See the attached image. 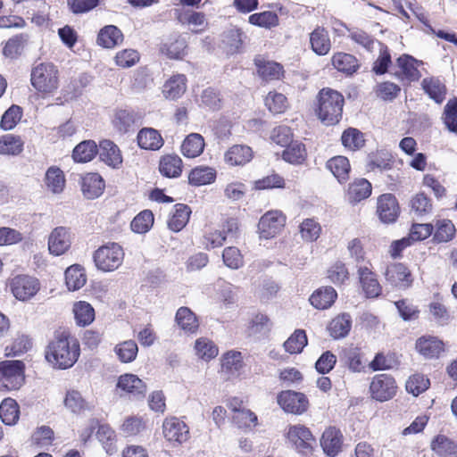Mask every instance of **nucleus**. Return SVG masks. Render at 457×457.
Wrapping results in <instances>:
<instances>
[{"label":"nucleus","mask_w":457,"mask_h":457,"mask_svg":"<svg viewBox=\"0 0 457 457\" xmlns=\"http://www.w3.org/2000/svg\"><path fill=\"white\" fill-rule=\"evenodd\" d=\"M423 90L436 104H441L445 98V85L437 78H425L421 82Z\"/></svg>","instance_id":"33"},{"label":"nucleus","mask_w":457,"mask_h":457,"mask_svg":"<svg viewBox=\"0 0 457 457\" xmlns=\"http://www.w3.org/2000/svg\"><path fill=\"white\" fill-rule=\"evenodd\" d=\"M161 173L168 178H177L182 171V160L178 155L169 154L160 162Z\"/></svg>","instance_id":"42"},{"label":"nucleus","mask_w":457,"mask_h":457,"mask_svg":"<svg viewBox=\"0 0 457 457\" xmlns=\"http://www.w3.org/2000/svg\"><path fill=\"white\" fill-rule=\"evenodd\" d=\"M319 119L327 126L338 123L342 118L344 96L331 88H322L317 96Z\"/></svg>","instance_id":"2"},{"label":"nucleus","mask_w":457,"mask_h":457,"mask_svg":"<svg viewBox=\"0 0 457 457\" xmlns=\"http://www.w3.org/2000/svg\"><path fill=\"white\" fill-rule=\"evenodd\" d=\"M320 445L328 456H336L341 450L342 434L336 428H327L320 438Z\"/></svg>","instance_id":"23"},{"label":"nucleus","mask_w":457,"mask_h":457,"mask_svg":"<svg viewBox=\"0 0 457 457\" xmlns=\"http://www.w3.org/2000/svg\"><path fill=\"white\" fill-rule=\"evenodd\" d=\"M187 46L186 39L178 37L163 43L161 51L170 59H181L186 54Z\"/></svg>","instance_id":"41"},{"label":"nucleus","mask_w":457,"mask_h":457,"mask_svg":"<svg viewBox=\"0 0 457 457\" xmlns=\"http://www.w3.org/2000/svg\"><path fill=\"white\" fill-rule=\"evenodd\" d=\"M265 104L273 113H282L287 108V97L277 92H270L265 98Z\"/></svg>","instance_id":"64"},{"label":"nucleus","mask_w":457,"mask_h":457,"mask_svg":"<svg viewBox=\"0 0 457 457\" xmlns=\"http://www.w3.org/2000/svg\"><path fill=\"white\" fill-rule=\"evenodd\" d=\"M332 64L337 71L347 74L353 73L359 67L357 59L353 55L345 53L334 54Z\"/></svg>","instance_id":"43"},{"label":"nucleus","mask_w":457,"mask_h":457,"mask_svg":"<svg viewBox=\"0 0 457 457\" xmlns=\"http://www.w3.org/2000/svg\"><path fill=\"white\" fill-rule=\"evenodd\" d=\"M19 406L12 398L4 399L0 404V418L6 425H13L19 420Z\"/></svg>","instance_id":"48"},{"label":"nucleus","mask_w":457,"mask_h":457,"mask_svg":"<svg viewBox=\"0 0 457 457\" xmlns=\"http://www.w3.org/2000/svg\"><path fill=\"white\" fill-rule=\"evenodd\" d=\"M73 236L70 228L60 226L54 228L48 236V250L52 255L64 254L71 246Z\"/></svg>","instance_id":"8"},{"label":"nucleus","mask_w":457,"mask_h":457,"mask_svg":"<svg viewBox=\"0 0 457 457\" xmlns=\"http://www.w3.org/2000/svg\"><path fill=\"white\" fill-rule=\"evenodd\" d=\"M287 438L295 446L296 450L303 453L310 452L312 444L315 441L309 428L303 425L290 427Z\"/></svg>","instance_id":"12"},{"label":"nucleus","mask_w":457,"mask_h":457,"mask_svg":"<svg viewBox=\"0 0 457 457\" xmlns=\"http://www.w3.org/2000/svg\"><path fill=\"white\" fill-rule=\"evenodd\" d=\"M29 38V34L21 33L7 40L4 48L3 54L6 58L15 59L21 54L22 50Z\"/></svg>","instance_id":"37"},{"label":"nucleus","mask_w":457,"mask_h":457,"mask_svg":"<svg viewBox=\"0 0 457 457\" xmlns=\"http://www.w3.org/2000/svg\"><path fill=\"white\" fill-rule=\"evenodd\" d=\"M204 145V139L200 134L191 133L182 142L181 153L185 157L195 158L203 153Z\"/></svg>","instance_id":"29"},{"label":"nucleus","mask_w":457,"mask_h":457,"mask_svg":"<svg viewBox=\"0 0 457 457\" xmlns=\"http://www.w3.org/2000/svg\"><path fill=\"white\" fill-rule=\"evenodd\" d=\"M326 167L340 183L345 182L349 178L351 167L348 159L345 156L338 155L329 159Z\"/></svg>","instance_id":"36"},{"label":"nucleus","mask_w":457,"mask_h":457,"mask_svg":"<svg viewBox=\"0 0 457 457\" xmlns=\"http://www.w3.org/2000/svg\"><path fill=\"white\" fill-rule=\"evenodd\" d=\"M114 353L121 362L129 363L136 359L138 347L134 340H126L114 347Z\"/></svg>","instance_id":"49"},{"label":"nucleus","mask_w":457,"mask_h":457,"mask_svg":"<svg viewBox=\"0 0 457 457\" xmlns=\"http://www.w3.org/2000/svg\"><path fill=\"white\" fill-rule=\"evenodd\" d=\"M104 187V181L98 173H87L81 179V190L87 199L99 197Z\"/></svg>","instance_id":"20"},{"label":"nucleus","mask_w":457,"mask_h":457,"mask_svg":"<svg viewBox=\"0 0 457 457\" xmlns=\"http://www.w3.org/2000/svg\"><path fill=\"white\" fill-rule=\"evenodd\" d=\"M73 312L76 322L79 326H87L95 320V310L87 302L79 301L74 303Z\"/></svg>","instance_id":"44"},{"label":"nucleus","mask_w":457,"mask_h":457,"mask_svg":"<svg viewBox=\"0 0 457 457\" xmlns=\"http://www.w3.org/2000/svg\"><path fill=\"white\" fill-rule=\"evenodd\" d=\"M216 171L207 166H199L193 169L188 175V181L193 186H204L215 180Z\"/></svg>","instance_id":"39"},{"label":"nucleus","mask_w":457,"mask_h":457,"mask_svg":"<svg viewBox=\"0 0 457 457\" xmlns=\"http://www.w3.org/2000/svg\"><path fill=\"white\" fill-rule=\"evenodd\" d=\"M93 258L98 270L104 272L113 271L122 264L124 251L119 244L109 243L96 250Z\"/></svg>","instance_id":"4"},{"label":"nucleus","mask_w":457,"mask_h":457,"mask_svg":"<svg viewBox=\"0 0 457 457\" xmlns=\"http://www.w3.org/2000/svg\"><path fill=\"white\" fill-rule=\"evenodd\" d=\"M24 364L21 361L0 362V391L18 390L24 382Z\"/></svg>","instance_id":"5"},{"label":"nucleus","mask_w":457,"mask_h":457,"mask_svg":"<svg viewBox=\"0 0 457 457\" xmlns=\"http://www.w3.org/2000/svg\"><path fill=\"white\" fill-rule=\"evenodd\" d=\"M30 81L37 91L53 93L59 85L58 70L53 63H39L32 68Z\"/></svg>","instance_id":"3"},{"label":"nucleus","mask_w":457,"mask_h":457,"mask_svg":"<svg viewBox=\"0 0 457 457\" xmlns=\"http://www.w3.org/2000/svg\"><path fill=\"white\" fill-rule=\"evenodd\" d=\"M357 271L366 296L369 298L378 297L381 294V287L375 274L367 266H358Z\"/></svg>","instance_id":"18"},{"label":"nucleus","mask_w":457,"mask_h":457,"mask_svg":"<svg viewBox=\"0 0 457 457\" xmlns=\"http://www.w3.org/2000/svg\"><path fill=\"white\" fill-rule=\"evenodd\" d=\"M135 122L134 113L128 110H119L112 120L113 126L120 133L128 132Z\"/></svg>","instance_id":"61"},{"label":"nucleus","mask_w":457,"mask_h":457,"mask_svg":"<svg viewBox=\"0 0 457 457\" xmlns=\"http://www.w3.org/2000/svg\"><path fill=\"white\" fill-rule=\"evenodd\" d=\"M164 437L170 442L183 443L188 438V428L176 417L167 418L162 424Z\"/></svg>","instance_id":"13"},{"label":"nucleus","mask_w":457,"mask_h":457,"mask_svg":"<svg viewBox=\"0 0 457 457\" xmlns=\"http://www.w3.org/2000/svg\"><path fill=\"white\" fill-rule=\"evenodd\" d=\"M190 208L183 204H178L174 206V211L168 220V227L174 232L180 231L188 222L190 217Z\"/></svg>","instance_id":"34"},{"label":"nucleus","mask_w":457,"mask_h":457,"mask_svg":"<svg viewBox=\"0 0 457 457\" xmlns=\"http://www.w3.org/2000/svg\"><path fill=\"white\" fill-rule=\"evenodd\" d=\"M286 217L278 211L267 212L258 224L259 232L262 237L270 238L284 227Z\"/></svg>","instance_id":"10"},{"label":"nucleus","mask_w":457,"mask_h":457,"mask_svg":"<svg viewBox=\"0 0 457 457\" xmlns=\"http://www.w3.org/2000/svg\"><path fill=\"white\" fill-rule=\"evenodd\" d=\"M341 141L345 147L353 151L361 148L365 142L363 134L353 128H349L343 132Z\"/></svg>","instance_id":"56"},{"label":"nucleus","mask_w":457,"mask_h":457,"mask_svg":"<svg viewBox=\"0 0 457 457\" xmlns=\"http://www.w3.org/2000/svg\"><path fill=\"white\" fill-rule=\"evenodd\" d=\"M63 403L66 409L72 413H80L86 410H90V407L84 400L81 394L76 390L68 391Z\"/></svg>","instance_id":"51"},{"label":"nucleus","mask_w":457,"mask_h":457,"mask_svg":"<svg viewBox=\"0 0 457 457\" xmlns=\"http://www.w3.org/2000/svg\"><path fill=\"white\" fill-rule=\"evenodd\" d=\"M455 235V227L450 220H438L436 223V230L434 239L437 242H448L453 238Z\"/></svg>","instance_id":"63"},{"label":"nucleus","mask_w":457,"mask_h":457,"mask_svg":"<svg viewBox=\"0 0 457 457\" xmlns=\"http://www.w3.org/2000/svg\"><path fill=\"white\" fill-rule=\"evenodd\" d=\"M416 349L425 358H437L444 351V343L435 337H422L417 340Z\"/></svg>","instance_id":"24"},{"label":"nucleus","mask_w":457,"mask_h":457,"mask_svg":"<svg viewBox=\"0 0 457 457\" xmlns=\"http://www.w3.org/2000/svg\"><path fill=\"white\" fill-rule=\"evenodd\" d=\"M117 387L135 398L144 397L146 392L145 384L134 374L121 375L118 379Z\"/></svg>","instance_id":"17"},{"label":"nucleus","mask_w":457,"mask_h":457,"mask_svg":"<svg viewBox=\"0 0 457 457\" xmlns=\"http://www.w3.org/2000/svg\"><path fill=\"white\" fill-rule=\"evenodd\" d=\"M442 120L450 132L457 134V98L448 100L444 107Z\"/></svg>","instance_id":"55"},{"label":"nucleus","mask_w":457,"mask_h":457,"mask_svg":"<svg viewBox=\"0 0 457 457\" xmlns=\"http://www.w3.org/2000/svg\"><path fill=\"white\" fill-rule=\"evenodd\" d=\"M175 320L178 326L187 333H195L199 327L195 314L187 307H180L177 311Z\"/></svg>","instance_id":"35"},{"label":"nucleus","mask_w":457,"mask_h":457,"mask_svg":"<svg viewBox=\"0 0 457 457\" xmlns=\"http://www.w3.org/2000/svg\"><path fill=\"white\" fill-rule=\"evenodd\" d=\"M187 78L183 74L171 76L162 86V94L166 99L176 100L187 91Z\"/></svg>","instance_id":"22"},{"label":"nucleus","mask_w":457,"mask_h":457,"mask_svg":"<svg viewBox=\"0 0 457 457\" xmlns=\"http://www.w3.org/2000/svg\"><path fill=\"white\" fill-rule=\"evenodd\" d=\"M245 35L240 29L232 28L228 29L224 35L222 42L227 46L228 54L237 53L243 45Z\"/></svg>","instance_id":"53"},{"label":"nucleus","mask_w":457,"mask_h":457,"mask_svg":"<svg viewBox=\"0 0 457 457\" xmlns=\"http://www.w3.org/2000/svg\"><path fill=\"white\" fill-rule=\"evenodd\" d=\"M278 405L288 413L303 414L308 410L309 401L304 394L292 390L282 391L278 395Z\"/></svg>","instance_id":"7"},{"label":"nucleus","mask_w":457,"mask_h":457,"mask_svg":"<svg viewBox=\"0 0 457 457\" xmlns=\"http://www.w3.org/2000/svg\"><path fill=\"white\" fill-rule=\"evenodd\" d=\"M308 343L304 330L296 329L284 343L285 350L291 353H300Z\"/></svg>","instance_id":"50"},{"label":"nucleus","mask_w":457,"mask_h":457,"mask_svg":"<svg viewBox=\"0 0 457 457\" xmlns=\"http://www.w3.org/2000/svg\"><path fill=\"white\" fill-rule=\"evenodd\" d=\"M98 149L95 141L85 140L75 146L72 157L76 162H87L98 154Z\"/></svg>","instance_id":"40"},{"label":"nucleus","mask_w":457,"mask_h":457,"mask_svg":"<svg viewBox=\"0 0 457 457\" xmlns=\"http://www.w3.org/2000/svg\"><path fill=\"white\" fill-rule=\"evenodd\" d=\"M423 64L422 61L417 60L411 55L403 54L396 59V65L400 69L395 75L402 80L408 82L417 81L421 77L418 67Z\"/></svg>","instance_id":"11"},{"label":"nucleus","mask_w":457,"mask_h":457,"mask_svg":"<svg viewBox=\"0 0 457 457\" xmlns=\"http://www.w3.org/2000/svg\"><path fill=\"white\" fill-rule=\"evenodd\" d=\"M344 357L348 368L353 372H361L365 369L362 354L357 347H349L344 351Z\"/></svg>","instance_id":"60"},{"label":"nucleus","mask_w":457,"mask_h":457,"mask_svg":"<svg viewBox=\"0 0 457 457\" xmlns=\"http://www.w3.org/2000/svg\"><path fill=\"white\" fill-rule=\"evenodd\" d=\"M80 354L79 341L68 332L55 334L49 342L46 359L54 367L65 370L72 367Z\"/></svg>","instance_id":"1"},{"label":"nucleus","mask_w":457,"mask_h":457,"mask_svg":"<svg viewBox=\"0 0 457 457\" xmlns=\"http://www.w3.org/2000/svg\"><path fill=\"white\" fill-rule=\"evenodd\" d=\"M46 184L54 194L61 193L65 185L62 171L57 167H50L46 173Z\"/></svg>","instance_id":"57"},{"label":"nucleus","mask_w":457,"mask_h":457,"mask_svg":"<svg viewBox=\"0 0 457 457\" xmlns=\"http://www.w3.org/2000/svg\"><path fill=\"white\" fill-rule=\"evenodd\" d=\"M259 75L264 79H278L282 74V66L275 62L255 59Z\"/></svg>","instance_id":"52"},{"label":"nucleus","mask_w":457,"mask_h":457,"mask_svg":"<svg viewBox=\"0 0 457 457\" xmlns=\"http://www.w3.org/2000/svg\"><path fill=\"white\" fill-rule=\"evenodd\" d=\"M310 43L312 51L318 55L327 54L331 48L328 32L318 27L310 34Z\"/></svg>","instance_id":"26"},{"label":"nucleus","mask_w":457,"mask_h":457,"mask_svg":"<svg viewBox=\"0 0 457 457\" xmlns=\"http://www.w3.org/2000/svg\"><path fill=\"white\" fill-rule=\"evenodd\" d=\"M39 282L36 278L20 275L12 279L11 289L20 301H27L33 297L39 290Z\"/></svg>","instance_id":"9"},{"label":"nucleus","mask_w":457,"mask_h":457,"mask_svg":"<svg viewBox=\"0 0 457 457\" xmlns=\"http://www.w3.org/2000/svg\"><path fill=\"white\" fill-rule=\"evenodd\" d=\"M385 277L392 285L399 287H408L411 284V275L402 263H393L386 267Z\"/></svg>","instance_id":"16"},{"label":"nucleus","mask_w":457,"mask_h":457,"mask_svg":"<svg viewBox=\"0 0 457 457\" xmlns=\"http://www.w3.org/2000/svg\"><path fill=\"white\" fill-rule=\"evenodd\" d=\"M154 214L150 210L139 212L131 221V229L139 234L147 232L154 224Z\"/></svg>","instance_id":"58"},{"label":"nucleus","mask_w":457,"mask_h":457,"mask_svg":"<svg viewBox=\"0 0 457 457\" xmlns=\"http://www.w3.org/2000/svg\"><path fill=\"white\" fill-rule=\"evenodd\" d=\"M305 145L298 141L289 144L283 151L282 158L292 164H301L306 158Z\"/></svg>","instance_id":"46"},{"label":"nucleus","mask_w":457,"mask_h":457,"mask_svg":"<svg viewBox=\"0 0 457 457\" xmlns=\"http://www.w3.org/2000/svg\"><path fill=\"white\" fill-rule=\"evenodd\" d=\"M430 447L440 457H457V443L445 435L435 436Z\"/></svg>","instance_id":"25"},{"label":"nucleus","mask_w":457,"mask_h":457,"mask_svg":"<svg viewBox=\"0 0 457 457\" xmlns=\"http://www.w3.org/2000/svg\"><path fill=\"white\" fill-rule=\"evenodd\" d=\"M352 317L349 313H341L335 317L328 325L330 336L335 339L345 337L352 328Z\"/></svg>","instance_id":"28"},{"label":"nucleus","mask_w":457,"mask_h":457,"mask_svg":"<svg viewBox=\"0 0 457 457\" xmlns=\"http://www.w3.org/2000/svg\"><path fill=\"white\" fill-rule=\"evenodd\" d=\"M23 142L20 137L11 134L0 137V154L17 155L22 151Z\"/></svg>","instance_id":"54"},{"label":"nucleus","mask_w":457,"mask_h":457,"mask_svg":"<svg viewBox=\"0 0 457 457\" xmlns=\"http://www.w3.org/2000/svg\"><path fill=\"white\" fill-rule=\"evenodd\" d=\"M337 297L336 290L325 287L316 290L310 297V303L317 309L324 310L330 307Z\"/></svg>","instance_id":"30"},{"label":"nucleus","mask_w":457,"mask_h":457,"mask_svg":"<svg viewBox=\"0 0 457 457\" xmlns=\"http://www.w3.org/2000/svg\"><path fill=\"white\" fill-rule=\"evenodd\" d=\"M123 41V34L114 25H107L100 29L97 44L104 48H113Z\"/></svg>","instance_id":"27"},{"label":"nucleus","mask_w":457,"mask_h":457,"mask_svg":"<svg viewBox=\"0 0 457 457\" xmlns=\"http://www.w3.org/2000/svg\"><path fill=\"white\" fill-rule=\"evenodd\" d=\"M371 184L365 179H356L349 185L348 199L351 203H358L371 194Z\"/></svg>","instance_id":"38"},{"label":"nucleus","mask_w":457,"mask_h":457,"mask_svg":"<svg viewBox=\"0 0 457 457\" xmlns=\"http://www.w3.org/2000/svg\"><path fill=\"white\" fill-rule=\"evenodd\" d=\"M396 390L395 378L386 373L375 375L370 385L371 397L381 403L392 399L395 395Z\"/></svg>","instance_id":"6"},{"label":"nucleus","mask_w":457,"mask_h":457,"mask_svg":"<svg viewBox=\"0 0 457 457\" xmlns=\"http://www.w3.org/2000/svg\"><path fill=\"white\" fill-rule=\"evenodd\" d=\"M271 327L272 322L267 315L263 313H257L250 320L247 328V333L250 337L261 338L268 335Z\"/></svg>","instance_id":"32"},{"label":"nucleus","mask_w":457,"mask_h":457,"mask_svg":"<svg viewBox=\"0 0 457 457\" xmlns=\"http://www.w3.org/2000/svg\"><path fill=\"white\" fill-rule=\"evenodd\" d=\"M245 362L241 352L228 351L221 357V370L228 378H239L245 372Z\"/></svg>","instance_id":"15"},{"label":"nucleus","mask_w":457,"mask_h":457,"mask_svg":"<svg viewBox=\"0 0 457 457\" xmlns=\"http://www.w3.org/2000/svg\"><path fill=\"white\" fill-rule=\"evenodd\" d=\"M377 212L381 221L391 223L395 221L399 214V205L395 196L392 194H384L378 199Z\"/></svg>","instance_id":"14"},{"label":"nucleus","mask_w":457,"mask_h":457,"mask_svg":"<svg viewBox=\"0 0 457 457\" xmlns=\"http://www.w3.org/2000/svg\"><path fill=\"white\" fill-rule=\"evenodd\" d=\"M430 385V381L422 374H414L406 382V390L415 396L425 392Z\"/></svg>","instance_id":"62"},{"label":"nucleus","mask_w":457,"mask_h":457,"mask_svg":"<svg viewBox=\"0 0 457 457\" xmlns=\"http://www.w3.org/2000/svg\"><path fill=\"white\" fill-rule=\"evenodd\" d=\"M195 353L199 359L209 361L214 359L219 353L216 345L206 337H200L195 343Z\"/></svg>","instance_id":"47"},{"label":"nucleus","mask_w":457,"mask_h":457,"mask_svg":"<svg viewBox=\"0 0 457 457\" xmlns=\"http://www.w3.org/2000/svg\"><path fill=\"white\" fill-rule=\"evenodd\" d=\"M137 143L143 149L157 150L163 145V140L156 129L145 128L137 134Z\"/></svg>","instance_id":"31"},{"label":"nucleus","mask_w":457,"mask_h":457,"mask_svg":"<svg viewBox=\"0 0 457 457\" xmlns=\"http://www.w3.org/2000/svg\"><path fill=\"white\" fill-rule=\"evenodd\" d=\"M86 280V275L80 265H71L65 271L66 285L71 291H76L81 288L85 285Z\"/></svg>","instance_id":"45"},{"label":"nucleus","mask_w":457,"mask_h":457,"mask_svg":"<svg viewBox=\"0 0 457 457\" xmlns=\"http://www.w3.org/2000/svg\"><path fill=\"white\" fill-rule=\"evenodd\" d=\"M249 22L255 26L270 29L278 24V17L276 12L266 11L250 15Z\"/></svg>","instance_id":"59"},{"label":"nucleus","mask_w":457,"mask_h":457,"mask_svg":"<svg viewBox=\"0 0 457 457\" xmlns=\"http://www.w3.org/2000/svg\"><path fill=\"white\" fill-rule=\"evenodd\" d=\"M99 158L108 166L118 168L122 162L119 147L111 140H103L99 144Z\"/></svg>","instance_id":"21"},{"label":"nucleus","mask_w":457,"mask_h":457,"mask_svg":"<svg viewBox=\"0 0 457 457\" xmlns=\"http://www.w3.org/2000/svg\"><path fill=\"white\" fill-rule=\"evenodd\" d=\"M252 158V148L245 145H234L224 154V161L229 166H244Z\"/></svg>","instance_id":"19"}]
</instances>
